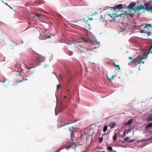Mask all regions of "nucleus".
<instances>
[{"mask_svg": "<svg viewBox=\"0 0 152 152\" xmlns=\"http://www.w3.org/2000/svg\"><path fill=\"white\" fill-rule=\"evenodd\" d=\"M136 3L132 2L129 4L126 8L127 10L125 12V14L127 15H129L132 18H137L138 16L139 13L135 14Z\"/></svg>", "mask_w": 152, "mask_h": 152, "instance_id": "1", "label": "nucleus"}, {"mask_svg": "<svg viewBox=\"0 0 152 152\" xmlns=\"http://www.w3.org/2000/svg\"><path fill=\"white\" fill-rule=\"evenodd\" d=\"M140 32L142 33L146 34V37L151 35L152 33L151 32L152 30V24L151 23L143 24L139 27Z\"/></svg>", "mask_w": 152, "mask_h": 152, "instance_id": "2", "label": "nucleus"}, {"mask_svg": "<svg viewBox=\"0 0 152 152\" xmlns=\"http://www.w3.org/2000/svg\"><path fill=\"white\" fill-rule=\"evenodd\" d=\"M147 57L146 55L142 54L138 55L135 59H132L130 57H129V59H132L131 62H132L133 64L136 66L139 64H144V62L143 60L145 59Z\"/></svg>", "mask_w": 152, "mask_h": 152, "instance_id": "3", "label": "nucleus"}, {"mask_svg": "<svg viewBox=\"0 0 152 152\" xmlns=\"http://www.w3.org/2000/svg\"><path fill=\"white\" fill-rule=\"evenodd\" d=\"M110 8L112 10H114L115 14L120 11L121 10L123 9V4H120L113 7H111Z\"/></svg>", "mask_w": 152, "mask_h": 152, "instance_id": "4", "label": "nucleus"}, {"mask_svg": "<svg viewBox=\"0 0 152 152\" xmlns=\"http://www.w3.org/2000/svg\"><path fill=\"white\" fill-rule=\"evenodd\" d=\"M88 38V36L87 33L86 32L85 34V36H84L83 37H82V39H80L77 40L75 41V43H80L82 42L85 41V42H87V40Z\"/></svg>", "mask_w": 152, "mask_h": 152, "instance_id": "5", "label": "nucleus"}, {"mask_svg": "<svg viewBox=\"0 0 152 152\" xmlns=\"http://www.w3.org/2000/svg\"><path fill=\"white\" fill-rule=\"evenodd\" d=\"M145 10L148 11H152V3L148 2L144 4Z\"/></svg>", "mask_w": 152, "mask_h": 152, "instance_id": "6", "label": "nucleus"}, {"mask_svg": "<svg viewBox=\"0 0 152 152\" xmlns=\"http://www.w3.org/2000/svg\"><path fill=\"white\" fill-rule=\"evenodd\" d=\"M123 29H124V30H126L127 29H132V27L130 26V24L129 23L127 24L124 23L123 25Z\"/></svg>", "mask_w": 152, "mask_h": 152, "instance_id": "7", "label": "nucleus"}, {"mask_svg": "<svg viewBox=\"0 0 152 152\" xmlns=\"http://www.w3.org/2000/svg\"><path fill=\"white\" fill-rule=\"evenodd\" d=\"M83 26L87 30L90 29L91 26L90 25L87 23L84 22Z\"/></svg>", "mask_w": 152, "mask_h": 152, "instance_id": "8", "label": "nucleus"}, {"mask_svg": "<svg viewBox=\"0 0 152 152\" xmlns=\"http://www.w3.org/2000/svg\"><path fill=\"white\" fill-rule=\"evenodd\" d=\"M145 9V7L142 5H140L139 6H137L135 8V14L137 12H138L141 10Z\"/></svg>", "mask_w": 152, "mask_h": 152, "instance_id": "9", "label": "nucleus"}, {"mask_svg": "<svg viewBox=\"0 0 152 152\" xmlns=\"http://www.w3.org/2000/svg\"><path fill=\"white\" fill-rule=\"evenodd\" d=\"M133 121V119H129L128 122L125 123L124 124V125L129 126V125H130L132 124V121Z\"/></svg>", "mask_w": 152, "mask_h": 152, "instance_id": "10", "label": "nucleus"}, {"mask_svg": "<svg viewBox=\"0 0 152 152\" xmlns=\"http://www.w3.org/2000/svg\"><path fill=\"white\" fill-rule=\"evenodd\" d=\"M115 125V122H111L109 123L108 126L111 128H114Z\"/></svg>", "mask_w": 152, "mask_h": 152, "instance_id": "11", "label": "nucleus"}, {"mask_svg": "<svg viewBox=\"0 0 152 152\" xmlns=\"http://www.w3.org/2000/svg\"><path fill=\"white\" fill-rule=\"evenodd\" d=\"M145 120L146 121L148 122L152 121V115H151L149 117H147Z\"/></svg>", "mask_w": 152, "mask_h": 152, "instance_id": "12", "label": "nucleus"}, {"mask_svg": "<svg viewBox=\"0 0 152 152\" xmlns=\"http://www.w3.org/2000/svg\"><path fill=\"white\" fill-rule=\"evenodd\" d=\"M21 61H19V64H18L17 63L15 64V67L17 69H18L20 66L21 62Z\"/></svg>", "mask_w": 152, "mask_h": 152, "instance_id": "13", "label": "nucleus"}, {"mask_svg": "<svg viewBox=\"0 0 152 152\" xmlns=\"http://www.w3.org/2000/svg\"><path fill=\"white\" fill-rule=\"evenodd\" d=\"M152 127V122L148 124L145 126V129H147L149 128Z\"/></svg>", "mask_w": 152, "mask_h": 152, "instance_id": "14", "label": "nucleus"}, {"mask_svg": "<svg viewBox=\"0 0 152 152\" xmlns=\"http://www.w3.org/2000/svg\"><path fill=\"white\" fill-rule=\"evenodd\" d=\"M42 15L39 14H35L34 17V18H36V17H37L38 18H40L42 16Z\"/></svg>", "mask_w": 152, "mask_h": 152, "instance_id": "15", "label": "nucleus"}, {"mask_svg": "<svg viewBox=\"0 0 152 152\" xmlns=\"http://www.w3.org/2000/svg\"><path fill=\"white\" fill-rule=\"evenodd\" d=\"M15 74L16 75H21V73L20 71H18L17 70H15L14 71Z\"/></svg>", "mask_w": 152, "mask_h": 152, "instance_id": "16", "label": "nucleus"}, {"mask_svg": "<svg viewBox=\"0 0 152 152\" xmlns=\"http://www.w3.org/2000/svg\"><path fill=\"white\" fill-rule=\"evenodd\" d=\"M126 134V133L124 131L122 134H120L119 135V137L121 138H122L125 136Z\"/></svg>", "mask_w": 152, "mask_h": 152, "instance_id": "17", "label": "nucleus"}, {"mask_svg": "<svg viewBox=\"0 0 152 152\" xmlns=\"http://www.w3.org/2000/svg\"><path fill=\"white\" fill-rule=\"evenodd\" d=\"M131 129H125L124 131L126 133V134H127L130 132Z\"/></svg>", "mask_w": 152, "mask_h": 152, "instance_id": "18", "label": "nucleus"}, {"mask_svg": "<svg viewBox=\"0 0 152 152\" xmlns=\"http://www.w3.org/2000/svg\"><path fill=\"white\" fill-rule=\"evenodd\" d=\"M63 124H61V126H65L66 125H67V124H71V123H72V122H70V123H67V122H63Z\"/></svg>", "mask_w": 152, "mask_h": 152, "instance_id": "19", "label": "nucleus"}, {"mask_svg": "<svg viewBox=\"0 0 152 152\" xmlns=\"http://www.w3.org/2000/svg\"><path fill=\"white\" fill-rule=\"evenodd\" d=\"M114 65H115V68L116 69H118V71H119L120 70V69L119 67V65H116L115 64H114Z\"/></svg>", "mask_w": 152, "mask_h": 152, "instance_id": "20", "label": "nucleus"}, {"mask_svg": "<svg viewBox=\"0 0 152 152\" xmlns=\"http://www.w3.org/2000/svg\"><path fill=\"white\" fill-rule=\"evenodd\" d=\"M73 127H71L69 129V130L71 132V136H73Z\"/></svg>", "mask_w": 152, "mask_h": 152, "instance_id": "21", "label": "nucleus"}, {"mask_svg": "<svg viewBox=\"0 0 152 152\" xmlns=\"http://www.w3.org/2000/svg\"><path fill=\"white\" fill-rule=\"evenodd\" d=\"M67 71V74L68 75H70V74L72 72L70 70L68 69H66Z\"/></svg>", "mask_w": 152, "mask_h": 152, "instance_id": "22", "label": "nucleus"}, {"mask_svg": "<svg viewBox=\"0 0 152 152\" xmlns=\"http://www.w3.org/2000/svg\"><path fill=\"white\" fill-rule=\"evenodd\" d=\"M107 77L108 79V80L110 81H111L113 79H114V77Z\"/></svg>", "mask_w": 152, "mask_h": 152, "instance_id": "23", "label": "nucleus"}, {"mask_svg": "<svg viewBox=\"0 0 152 152\" xmlns=\"http://www.w3.org/2000/svg\"><path fill=\"white\" fill-rule=\"evenodd\" d=\"M117 138V135L115 133L113 137V140L114 141L116 140Z\"/></svg>", "mask_w": 152, "mask_h": 152, "instance_id": "24", "label": "nucleus"}, {"mask_svg": "<svg viewBox=\"0 0 152 152\" xmlns=\"http://www.w3.org/2000/svg\"><path fill=\"white\" fill-rule=\"evenodd\" d=\"M107 126H104L103 129V131L104 132H105L107 131Z\"/></svg>", "mask_w": 152, "mask_h": 152, "instance_id": "25", "label": "nucleus"}, {"mask_svg": "<svg viewBox=\"0 0 152 152\" xmlns=\"http://www.w3.org/2000/svg\"><path fill=\"white\" fill-rule=\"evenodd\" d=\"M43 37H44V38L43 39H45L47 38H49L50 37L49 35H47V36L43 35Z\"/></svg>", "mask_w": 152, "mask_h": 152, "instance_id": "26", "label": "nucleus"}, {"mask_svg": "<svg viewBox=\"0 0 152 152\" xmlns=\"http://www.w3.org/2000/svg\"><path fill=\"white\" fill-rule=\"evenodd\" d=\"M107 148L108 150L110 151H112L113 150L112 147L111 146H107Z\"/></svg>", "mask_w": 152, "mask_h": 152, "instance_id": "27", "label": "nucleus"}, {"mask_svg": "<svg viewBox=\"0 0 152 152\" xmlns=\"http://www.w3.org/2000/svg\"><path fill=\"white\" fill-rule=\"evenodd\" d=\"M103 140V138L102 137H100L99 138V142H101Z\"/></svg>", "mask_w": 152, "mask_h": 152, "instance_id": "28", "label": "nucleus"}, {"mask_svg": "<svg viewBox=\"0 0 152 152\" xmlns=\"http://www.w3.org/2000/svg\"><path fill=\"white\" fill-rule=\"evenodd\" d=\"M129 139V137H126L124 139V141H125L126 140H128Z\"/></svg>", "mask_w": 152, "mask_h": 152, "instance_id": "29", "label": "nucleus"}, {"mask_svg": "<svg viewBox=\"0 0 152 152\" xmlns=\"http://www.w3.org/2000/svg\"><path fill=\"white\" fill-rule=\"evenodd\" d=\"M134 140H131L128 141V142H132L134 141Z\"/></svg>", "mask_w": 152, "mask_h": 152, "instance_id": "30", "label": "nucleus"}, {"mask_svg": "<svg viewBox=\"0 0 152 152\" xmlns=\"http://www.w3.org/2000/svg\"><path fill=\"white\" fill-rule=\"evenodd\" d=\"M61 86L59 84H58L57 86V89H58Z\"/></svg>", "mask_w": 152, "mask_h": 152, "instance_id": "31", "label": "nucleus"}, {"mask_svg": "<svg viewBox=\"0 0 152 152\" xmlns=\"http://www.w3.org/2000/svg\"><path fill=\"white\" fill-rule=\"evenodd\" d=\"M32 64V63H30L29 62L28 63H27V64H26L27 66H28V64H30V65H31V64Z\"/></svg>", "mask_w": 152, "mask_h": 152, "instance_id": "32", "label": "nucleus"}, {"mask_svg": "<svg viewBox=\"0 0 152 152\" xmlns=\"http://www.w3.org/2000/svg\"><path fill=\"white\" fill-rule=\"evenodd\" d=\"M58 113H57L56 112V109L55 108V115H57L58 114Z\"/></svg>", "mask_w": 152, "mask_h": 152, "instance_id": "33", "label": "nucleus"}, {"mask_svg": "<svg viewBox=\"0 0 152 152\" xmlns=\"http://www.w3.org/2000/svg\"><path fill=\"white\" fill-rule=\"evenodd\" d=\"M24 80V79L23 78H22V79H21V80H19V82H21V81H23V80Z\"/></svg>", "mask_w": 152, "mask_h": 152, "instance_id": "34", "label": "nucleus"}, {"mask_svg": "<svg viewBox=\"0 0 152 152\" xmlns=\"http://www.w3.org/2000/svg\"><path fill=\"white\" fill-rule=\"evenodd\" d=\"M66 96H64V99H65L66 98Z\"/></svg>", "mask_w": 152, "mask_h": 152, "instance_id": "35", "label": "nucleus"}, {"mask_svg": "<svg viewBox=\"0 0 152 152\" xmlns=\"http://www.w3.org/2000/svg\"><path fill=\"white\" fill-rule=\"evenodd\" d=\"M107 9V7H104V10H106Z\"/></svg>", "mask_w": 152, "mask_h": 152, "instance_id": "36", "label": "nucleus"}, {"mask_svg": "<svg viewBox=\"0 0 152 152\" xmlns=\"http://www.w3.org/2000/svg\"><path fill=\"white\" fill-rule=\"evenodd\" d=\"M2 82L4 83L5 82V81L4 80H1V81Z\"/></svg>", "mask_w": 152, "mask_h": 152, "instance_id": "37", "label": "nucleus"}, {"mask_svg": "<svg viewBox=\"0 0 152 152\" xmlns=\"http://www.w3.org/2000/svg\"><path fill=\"white\" fill-rule=\"evenodd\" d=\"M96 44H97L98 45H99V42H96Z\"/></svg>", "mask_w": 152, "mask_h": 152, "instance_id": "38", "label": "nucleus"}, {"mask_svg": "<svg viewBox=\"0 0 152 152\" xmlns=\"http://www.w3.org/2000/svg\"><path fill=\"white\" fill-rule=\"evenodd\" d=\"M143 39H148L146 38H143Z\"/></svg>", "mask_w": 152, "mask_h": 152, "instance_id": "39", "label": "nucleus"}, {"mask_svg": "<svg viewBox=\"0 0 152 152\" xmlns=\"http://www.w3.org/2000/svg\"><path fill=\"white\" fill-rule=\"evenodd\" d=\"M151 48H152V47H151L149 48V50H150L151 49Z\"/></svg>", "mask_w": 152, "mask_h": 152, "instance_id": "40", "label": "nucleus"}, {"mask_svg": "<svg viewBox=\"0 0 152 152\" xmlns=\"http://www.w3.org/2000/svg\"><path fill=\"white\" fill-rule=\"evenodd\" d=\"M33 67V66H31V67H30L29 68V69H31V68H32V67Z\"/></svg>", "mask_w": 152, "mask_h": 152, "instance_id": "41", "label": "nucleus"}, {"mask_svg": "<svg viewBox=\"0 0 152 152\" xmlns=\"http://www.w3.org/2000/svg\"><path fill=\"white\" fill-rule=\"evenodd\" d=\"M6 4L7 5H8L9 7H10V6L8 5L7 3Z\"/></svg>", "mask_w": 152, "mask_h": 152, "instance_id": "42", "label": "nucleus"}, {"mask_svg": "<svg viewBox=\"0 0 152 152\" xmlns=\"http://www.w3.org/2000/svg\"><path fill=\"white\" fill-rule=\"evenodd\" d=\"M70 148V147H69V148H66V149H69V148Z\"/></svg>", "mask_w": 152, "mask_h": 152, "instance_id": "43", "label": "nucleus"}, {"mask_svg": "<svg viewBox=\"0 0 152 152\" xmlns=\"http://www.w3.org/2000/svg\"><path fill=\"white\" fill-rule=\"evenodd\" d=\"M71 53H72V54H70V56H71L72 54V53H72V52H71Z\"/></svg>", "mask_w": 152, "mask_h": 152, "instance_id": "44", "label": "nucleus"}, {"mask_svg": "<svg viewBox=\"0 0 152 152\" xmlns=\"http://www.w3.org/2000/svg\"><path fill=\"white\" fill-rule=\"evenodd\" d=\"M10 8H11V9H12V7H10Z\"/></svg>", "mask_w": 152, "mask_h": 152, "instance_id": "45", "label": "nucleus"}, {"mask_svg": "<svg viewBox=\"0 0 152 152\" xmlns=\"http://www.w3.org/2000/svg\"><path fill=\"white\" fill-rule=\"evenodd\" d=\"M137 142H140V141H139L138 140V141H137Z\"/></svg>", "mask_w": 152, "mask_h": 152, "instance_id": "46", "label": "nucleus"}, {"mask_svg": "<svg viewBox=\"0 0 152 152\" xmlns=\"http://www.w3.org/2000/svg\"><path fill=\"white\" fill-rule=\"evenodd\" d=\"M101 152H105V151H102Z\"/></svg>", "mask_w": 152, "mask_h": 152, "instance_id": "47", "label": "nucleus"}, {"mask_svg": "<svg viewBox=\"0 0 152 152\" xmlns=\"http://www.w3.org/2000/svg\"><path fill=\"white\" fill-rule=\"evenodd\" d=\"M67 91H68H68H69V90H67Z\"/></svg>", "mask_w": 152, "mask_h": 152, "instance_id": "48", "label": "nucleus"}, {"mask_svg": "<svg viewBox=\"0 0 152 152\" xmlns=\"http://www.w3.org/2000/svg\"><path fill=\"white\" fill-rule=\"evenodd\" d=\"M61 77V78H62V77L61 76V77Z\"/></svg>", "mask_w": 152, "mask_h": 152, "instance_id": "49", "label": "nucleus"}, {"mask_svg": "<svg viewBox=\"0 0 152 152\" xmlns=\"http://www.w3.org/2000/svg\"><path fill=\"white\" fill-rule=\"evenodd\" d=\"M57 79H58V77H57Z\"/></svg>", "mask_w": 152, "mask_h": 152, "instance_id": "50", "label": "nucleus"}, {"mask_svg": "<svg viewBox=\"0 0 152 152\" xmlns=\"http://www.w3.org/2000/svg\"><path fill=\"white\" fill-rule=\"evenodd\" d=\"M94 48L96 49V48L95 47H94Z\"/></svg>", "mask_w": 152, "mask_h": 152, "instance_id": "51", "label": "nucleus"}, {"mask_svg": "<svg viewBox=\"0 0 152 152\" xmlns=\"http://www.w3.org/2000/svg\"><path fill=\"white\" fill-rule=\"evenodd\" d=\"M119 78L120 79V77H119Z\"/></svg>", "mask_w": 152, "mask_h": 152, "instance_id": "52", "label": "nucleus"}, {"mask_svg": "<svg viewBox=\"0 0 152 152\" xmlns=\"http://www.w3.org/2000/svg\"><path fill=\"white\" fill-rule=\"evenodd\" d=\"M18 82V80H17V82Z\"/></svg>", "mask_w": 152, "mask_h": 152, "instance_id": "53", "label": "nucleus"}, {"mask_svg": "<svg viewBox=\"0 0 152 152\" xmlns=\"http://www.w3.org/2000/svg\"><path fill=\"white\" fill-rule=\"evenodd\" d=\"M58 151H57V152H58Z\"/></svg>", "mask_w": 152, "mask_h": 152, "instance_id": "54", "label": "nucleus"}, {"mask_svg": "<svg viewBox=\"0 0 152 152\" xmlns=\"http://www.w3.org/2000/svg\"><path fill=\"white\" fill-rule=\"evenodd\" d=\"M80 1H81V0H80Z\"/></svg>", "mask_w": 152, "mask_h": 152, "instance_id": "55", "label": "nucleus"}]
</instances>
